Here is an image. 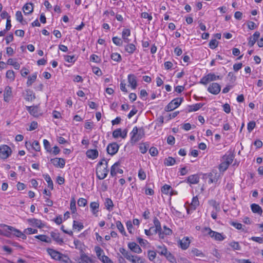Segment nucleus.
<instances>
[{
  "label": "nucleus",
  "mask_w": 263,
  "mask_h": 263,
  "mask_svg": "<svg viewBox=\"0 0 263 263\" xmlns=\"http://www.w3.org/2000/svg\"><path fill=\"white\" fill-rule=\"evenodd\" d=\"M108 161L103 159L97 164L96 167V175L100 180L105 178L108 173Z\"/></svg>",
  "instance_id": "f257e3e1"
},
{
  "label": "nucleus",
  "mask_w": 263,
  "mask_h": 263,
  "mask_svg": "<svg viewBox=\"0 0 263 263\" xmlns=\"http://www.w3.org/2000/svg\"><path fill=\"white\" fill-rule=\"evenodd\" d=\"M130 135L131 140L134 142H137L144 137V130L142 128L138 129L137 126H135L133 128Z\"/></svg>",
  "instance_id": "f03ea898"
},
{
  "label": "nucleus",
  "mask_w": 263,
  "mask_h": 263,
  "mask_svg": "<svg viewBox=\"0 0 263 263\" xmlns=\"http://www.w3.org/2000/svg\"><path fill=\"white\" fill-rule=\"evenodd\" d=\"M183 101V98H177L172 100L165 107L166 111H171L177 108Z\"/></svg>",
  "instance_id": "7ed1b4c3"
},
{
  "label": "nucleus",
  "mask_w": 263,
  "mask_h": 263,
  "mask_svg": "<svg viewBox=\"0 0 263 263\" xmlns=\"http://www.w3.org/2000/svg\"><path fill=\"white\" fill-rule=\"evenodd\" d=\"M1 227H6L7 228L8 231H9L11 235L12 234L14 236H15L17 237H20L22 238L23 239H25L26 238V236L20 230L13 228V227L7 226L5 224H1Z\"/></svg>",
  "instance_id": "20e7f679"
},
{
  "label": "nucleus",
  "mask_w": 263,
  "mask_h": 263,
  "mask_svg": "<svg viewBox=\"0 0 263 263\" xmlns=\"http://www.w3.org/2000/svg\"><path fill=\"white\" fill-rule=\"evenodd\" d=\"M11 148L8 145L4 144L0 145V159H6L11 156Z\"/></svg>",
  "instance_id": "39448f33"
},
{
  "label": "nucleus",
  "mask_w": 263,
  "mask_h": 263,
  "mask_svg": "<svg viewBox=\"0 0 263 263\" xmlns=\"http://www.w3.org/2000/svg\"><path fill=\"white\" fill-rule=\"evenodd\" d=\"M204 176L205 178H208V183H216L219 178L220 175L217 173L216 170H213L211 172L205 174Z\"/></svg>",
  "instance_id": "423d86ee"
},
{
  "label": "nucleus",
  "mask_w": 263,
  "mask_h": 263,
  "mask_svg": "<svg viewBox=\"0 0 263 263\" xmlns=\"http://www.w3.org/2000/svg\"><path fill=\"white\" fill-rule=\"evenodd\" d=\"M26 110L34 117L42 116V114L39 105L26 106Z\"/></svg>",
  "instance_id": "0eeeda50"
},
{
  "label": "nucleus",
  "mask_w": 263,
  "mask_h": 263,
  "mask_svg": "<svg viewBox=\"0 0 263 263\" xmlns=\"http://www.w3.org/2000/svg\"><path fill=\"white\" fill-rule=\"evenodd\" d=\"M206 230L209 231L208 234L209 236L213 238L216 241H222L224 240L226 237L222 234L212 231L210 228H206Z\"/></svg>",
  "instance_id": "6e6552de"
},
{
  "label": "nucleus",
  "mask_w": 263,
  "mask_h": 263,
  "mask_svg": "<svg viewBox=\"0 0 263 263\" xmlns=\"http://www.w3.org/2000/svg\"><path fill=\"white\" fill-rule=\"evenodd\" d=\"M119 145L116 142L109 143L106 148L107 152L111 156L115 155L118 151Z\"/></svg>",
  "instance_id": "1a4fd4ad"
},
{
  "label": "nucleus",
  "mask_w": 263,
  "mask_h": 263,
  "mask_svg": "<svg viewBox=\"0 0 263 263\" xmlns=\"http://www.w3.org/2000/svg\"><path fill=\"white\" fill-rule=\"evenodd\" d=\"M220 90L221 86L217 83H212L208 88V91L211 93L215 95L218 94Z\"/></svg>",
  "instance_id": "9d476101"
},
{
  "label": "nucleus",
  "mask_w": 263,
  "mask_h": 263,
  "mask_svg": "<svg viewBox=\"0 0 263 263\" xmlns=\"http://www.w3.org/2000/svg\"><path fill=\"white\" fill-rule=\"evenodd\" d=\"M120 162L119 161L115 163L110 168V175L114 177L117 175L118 173L123 174V170L119 168Z\"/></svg>",
  "instance_id": "9b49d317"
},
{
  "label": "nucleus",
  "mask_w": 263,
  "mask_h": 263,
  "mask_svg": "<svg viewBox=\"0 0 263 263\" xmlns=\"http://www.w3.org/2000/svg\"><path fill=\"white\" fill-rule=\"evenodd\" d=\"M199 201L198 197L197 196L193 197L190 207L186 208L187 213L190 214V212H192L193 211H195L197 207L199 206Z\"/></svg>",
  "instance_id": "f8f14e48"
},
{
  "label": "nucleus",
  "mask_w": 263,
  "mask_h": 263,
  "mask_svg": "<svg viewBox=\"0 0 263 263\" xmlns=\"http://www.w3.org/2000/svg\"><path fill=\"white\" fill-rule=\"evenodd\" d=\"M4 100L6 102H9L12 98V91L11 87L7 86L4 91Z\"/></svg>",
  "instance_id": "ddd939ff"
},
{
  "label": "nucleus",
  "mask_w": 263,
  "mask_h": 263,
  "mask_svg": "<svg viewBox=\"0 0 263 263\" xmlns=\"http://www.w3.org/2000/svg\"><path fill=\"white\" fill-rule=\"evenodd\" d=\"M50 162L56 167L63 168L65 165V160L61 158H55L51 159Z\"/></svg>",
  "instance_id": "4468645a"
},
{
  "label": "nucleus",
  "mask_w": 263,
  "mask_h": 263,
  "mask_svg": "<svg viewBox=\"0 0 263 263\" xmlns=\"http://www.w3.org/2000/svg\"><path fill=\"white\" fill-rule=\"evenodd\" d=\"M128 83L129 84V86L133 89H135L137 86V81L136 76L133 74H129L127 77Z\"/></svg>",
  "instance_id": "2eb2a0df"
},
{
  "label": "nucleus",
  "mask_w": 263,
  "mask_h": 263,
  "mask_svg": "<svg viewBox=\"0 0 263 263\" xmlns=\"http://www.w3.org/2000/svg\"><path fill=\"white\" fill-rule=\"evenodd\" d=\"M199 179L200 178L198 174H194L189 176L185 181L190 185L196 184L199 182Z\"/></svg>",
  "instance_id": "dca6fc26"
},
{
  "label": "nucleus",
  "mask_w": 263,
  "mask_h": 263,
  "mask_svg": "<svg viewBox=\"0 0 263 263\" xmlns=\"http://www.w3.org/2000/svg\"><path fill=\"white\" fill-rule=\"evenodd\" d=\"M27 221L30 225L33 227H36L38 228H42L44 227V224L43 223L41 220L36 218H30L28 219Z\"/></svg>",
  "instance_id": "f3484780"
},
{
  "label": "nucleus",
  "mask_w": 263,
  "mask_h": 263,
  "mask_svg": "<svg viewBox=\"0 0 263 263\" xmlns=\"http://www.w3.org/2000/svg\"><path fill=\"white\" fill-rule=\"evenodd\" d=\"M179 247L183 250L187 249L190 244V241L187 237H184L178 241Z\"/></svg>",
  "instance_id": "a211bd4d"
},
{
  "label": "nucleus",
  "mask_w": 263,
  "mask_h": 263,
  "mask_svg": "<svg viewBox=\"0 0 263 263\" xmlns=\"http://www.w3.org/2000/svg\"><path fill=\"white\" fill-rule=\"evenodd\" d=\"M173 233L172 230L167 228L166 226H163V230L161 229V231L159 232V238L163 239L164 238V236H170Z\"/></svg>",
  "instance_id": "6ab92c4d"
},
{
  "label": "nucleus",
  "mask_w": 263,
  "mask_h": 263,
  "mask_svg": "<svg viewBox=\"0 0 263 263\" xmlns=\"http://www.w3.org/2000/svg\"><path fill=\"white\" fill-rule=\"evenodd\" d=\"M47 252L52 258L55 260H58L59 259H60V256H61V253H60L59 252L50 248L47 249Z\"/></svg>",
  "instance_id": "aec40b11"
},
{
  "label": "nucleus",
  "mask_w": 263,
  "mask_h": 263,
  "mask_svg": "<svg viewBox=\"0 0 263 263\" xmlns=\"http://www.w3.org/2000/svg\"><path fill=\"white\" fill-rule=\"evenodd\" d=\"M24 99L27 101H32L35 99V96L33 91L30 89H27L24 92Z\"/></svg>",
  "instance_id": "412c9836"
},
{
  "label": "nucleus",
  "mask_w": 263,
  "mask_h": 263,
  "mask_svg": "<svg viewBox=\"0 0 263 263\" xmlns=\"http://www.w3.org/2000/svg\"><path fill=\"white\" fill-rule=\"evenodd\" d=\"M86 154L88 158L93 160L98 157L99 153L97 149H90L87 151Z\"/></svg>",
  "instance_id": "4be33fe9"
},
{
  "label": "nucleus",
  "mask_w": 263,
  "mask_h": 263,
  "mask_svg": "<svg viewBox=\"0 0 263 263\" xmlns=\"http://www.w3.org/2000/svg\"><path fill=\"white\" fill-rule=\"evenodd\" d=\"M99 203L98 202H91L90 204V208L91 213L95 216H98V213L99 209Z\"/></svg>",
  "instance_id": "5701e85b"
},
{
  "label": "nucleus",
  "mask_w": 263,
  "mask_h": 263,
  "mask_svg": "<svg viewBox=\"0 0 263 263\" xmlns=\"http://www.w3.org/2000/svg\"><path fill=\"white\" fill-rule=\"evenodd\" d=\"M128 247L132 251L136 253H140L142 252L141 248L135 242H129L128 244Z\"/></svg>",
  "instance_id": "b1692460"
},
{
  "label": "nucleus",
  "mask_w": 263,
  "mask_h": 263,
  "mask_svg": "<svg viewBox=\"0 0 263 263\" xmlns=\"http://www.w3.org/2000/svg\"><path fill=\"white\" fill-rule=\"evenodd\" d=\"M260 36V33L258 31H256L252 36L249 37V41L248 43V45L250 47H252L256 41L258 39Z\"/></svg>",
  "instance_id": "393cba45"
},
{
  "label": "nucleus",
  "mask_w": 263,
  "mask_h": 263,
  "mask_svg": "<svg viewBox=\"0 0 263 263\" xmlns=\"http://www.w3.org/2000/svg\"><path fill=\"white\" fill-rule=\"evenodd\" d=\"M130 35V30L129 29L125 28L123 30L122 32V37L123 41L126 43H129L130 40L128 38Z\"/></svg>",
  "instance_id": "a878e982"
},
{
  "label": "nucleus",
  "mask_w": 263,
  "mask_h": 263,
  "mask_svg": "<svg viewBox=\"0 0 263 263\" xmlns=\"http://www.w3.org/2000/svg\"><path fill=\"white\" fill-rule=\"evenodd\" d=\"M23 11L25 14H29L31 13L33 11V5L31 3L26 4L23 8Z\"/></svg>",
  "instance_id": "bb28decb"
},
{
  "label": "nucleus",
  "mask_w": 263,
  "mask_h": 263,
  "mask_svg": "<svg viewBox=\"0 0 263 263\" xmlns=\"http://www.w3.org/2000/svg\"><path fill=\"white\" fill-rule=\"evenodd\" d=\"M104 205L105 208L109 212L111 211L114 206L112 200L109 198H106L105 199Z\"/></svg>",
  "instance_id": "cd10ccee"
},
{
  "label": "nucleus",
  "mask_w": 263,
  "mask_h": 263,
  "mask_svg": "<svg viewBox=\"0 0 263 263\" xmlns=\"http://www.w3.org/2000/svg\"><path fill=\"white\" fill-rule=\"evenodd\" d=\"M203 106V104L201 103H196L188 106V111L192 112L196 111L199 110Z\"/></svg>",
  "instance_id": "c85d7f7f"
},
{
  "label": "nucleus",
  "mask_w": 263,
  "mask_h": 263,
  "mask_svg": "<svg viewBox=\"0 0 263 263\" xmlns=\"http://www.w3.org/2000/svg\"><path fill=\"white\" fill-rule=\"evenodd\" d=\"M251 208L252 211L254 213H257L259 215H261L262 213V209L259 205H258L257 204H255V203L252 204L251 205Z\"/></svg>",
  "instance_id": "c756f323"
},
{
  "label": "nucleus",
  "mask_w": 263,
  "mask_h": 263,
  "mask_svg": "<svg viewBox=\"0 0 263 263\" xmlns=\"http://www.w3.org/2000/svg\"><path fill=\"white\" fill-rule=\"evenodd\" d=\"M120 252L129 261H130L133 257V255H131L126 249L123 248H121L119 249Z\"/></svg>",
  "instance_id": "7c9ffc66"
},
{
  "label": "nucleus",
  "mask_w": 263,
  "mask_h": 263,
  "mask_svg": "<svg viewBox=\"0 0 263 263\" xmlns=\"http://www.w3.org/2000/svg\"><path fill=\"white\" fill-rule=\"evenodd\" d=\"M37 78V73H34L31 76L28 77L26 83L27 86H30L35 81Z\"/></svg>",
  "instance_id": "2f4dec72"
},
{
  "label": "nucleus",
  "mask_w": 263,
  "mask_h": 263,
  "mask_svg": "<svg viewBox=\"0 0 263 263\" xmlns=\"http://www.w3.org/2000/svg\"><path fill=\"white\" fill-rule=\"evenodd\" d=\"M136 49L135 45L133 44L127 43L125 47V50L129 54H133Z\"/></svg>",
  "instance_id": "473e14b6"
},
{
  "label": "nucleus",
  "mask_w": 263,
  "mask_h": 263,
  "mask_svg": "<svg viewBox=\"0 0 263 263\" xmlns=\"http://www.w3.org/2000/svg\"><path fill=\"white\" fill-rule=\"evenodd\" d=\"M50 235L51 237L59 243L61 244L63 242V240L62 238H60L59 233L54 232H51L50 233Z\"/></svg>",
  "instance_id": "72a5a7b5"
},
{
  "label": "nucleus",
  "mask_w": 263,
  "mask_h": 263,
  "mask_svg": "<svg viewBox=\"0 0 263 263\" xmlns=\"http://www.w3.org/2000/svg\"><path fill=\"white\" fill-rule=\"evenodd\" d=\"M36 239H39L40 240L47 243H50L51 239L48 236L45 235H39L34 236Z\"/></svg>",
  "instance_id": "f704fd0d"
},
{
  "label": "nucleus",
  "mask_w": 263,
  "mask_h": 263,
  "mask_svg": "<svg viewBox=\"0 0 263 263\" xmlns=\"http://www.w3.org/2000/svg\"><path fill=\"white\" fill-rule=\"evenodd\" d=\"M209 204L213 206L216 212H219L220 210L219 203L215 200H210L209 201Z\"/></svg>",
  "instance_id": "c9c22d12"
},
{
  "label": "nucleus",
  "mask_w": 263,
  "mask_h": 263,
  "mask_svg": "<svg viewBox=\"0 0 263 263\" xmlns=\"http://www.w3.org/2000/svg\"><path fill=\"white\" fill-rule=\"evenodd\" d=\"M116 227L119 230V232L124 236H126V233L125 231L124 228L120 221H117L116 222Z\"/></svg>",
  "instance_id": "e433bc0d"
},
{
  "label": "nucleus",
  "mask_w": 263,
  "mask_h": 263,
  "mask_svg": "<svg viewBox=\"0 0 263 263\" xmlns=\"http://www.w3.org/2000/svg\"><path fill=\"white\" fill-rule=\"evenodd\" d=\"M43 177L44 179L46 180V181L47 182L48 187L50 188L51 190H53V184L50 176L48 174H45L43 175Z\"/></svg>",
  "instance_id": "4c0bfd02"
},
{
  "label": "nucleus",
  "mask_w": 263,
  "mask_h": 263,
  "mask_svg": "<svg viewBox=\"0 0 263 263\" xmlns=\"http://www.w3.org/2000/svg\"><path fill=\"white\" fill-rule=\"evenodd\" d=\"M130 261L132 263H146L145 259L138 256H133Z\"/></svg>",
  "instance_id": "58836bf2"
},
{
  "label": "nucleus",
  "mask_w": 263,
  "mask_h": 263,
  "mask_svg": "<svg viewBox=\"0 0 263 263\" xmlns=\"http://www.w3.org/2000/svg\"><path fill=\"white\" fill-rule=\"evenodd\" d=\"M222 158L223 161L230 165V164H231L233 161L234 156L233 155L230 154L228 155L223 156Z\"/></svg>",
  "instance_id": "ea45409f"
},
{
  "label": "nucleus",
  "mask_w": 263,
  "mask_h": 263,
  "mask_svg": "<svg viewBox=\"0 0 263 263\" xmlns=\"http://www.w3.org/2000/svg\"><path fill=\"white\" fill-rule=\"evenodd\" d=\"M6 78L10 80L11 82H13L15 80V73L12 70H9L6 72Z\"/></svg>",
  "instance_id": "a19ab883"
},
{
  "label": "nucleus",
  "mask_w": 263,
  "mask_h": 263,
  "mask_svg": "<svg viewBox=\"0 0 263 263\" xmlns=\"http://www.w3.org/2000/svg\"><path fill=\"white\" fill-rule=\"evenodd\" d=\"M149 144L147 143H143L140 144L139 150L142 154H145L147 151Z\"/></svg>",
  "instance_id": "79ce46f5"
},
{
  "label": "nucleus",
  "mask_w": 263,
  "mask_h": 263,
  "mask_svg": "<svg viewBox=\"0 0 263 263\" xmlns=\"http://www.w3.org/2000/svg\"><path fill=\"white\" fill-rule=\"evenodd\" d=\"M175 163V159L171 157H168L164 160V164L166 166H172L174 165Z\"/></svg>",
  "instance_id": "37998d69"
},
{
  "label": "nucleus",
  "mask_w": 263,
  "mask_h": 263,
  "mask_svg": "<svg viewBox=\"0 0 263 263\" xmlns=\"http://www.w3.org/2000/svg\"><path fill=\"white\" fill-rule=\"evenodd\" d=\"M192 253L196 256L204 257L205 256V254L200 250L196 248H194L192 250Z\"/></svg>",
  "instance_id": "c03bdc74"
},
{
  "label": "nucleus",
  "mask_w": 263,
  "mask_h": 263,
  "mask_svg": "<svg viewBox=\"0 0 263 263\" xmlns=\"http://www.w3.org/2000/svg\"><path fill=\"white\" fill-rule=\"evenodd\" d=\"M157 248L159 249L158 252L161 255H164L165 256L168 252L166 247L164 245L163 246H158Z\"/></svg>",
  "instance_id": "a18cd8bd"
},
{
  "label": "nucleus",
  "mask_w": 263,
  "mask_h": 263,
  "mask_svg": "<svg viewBox=\"0 0 263 263\" xmlns=\"http://www.w3.org/2000/svg\"><path fill=\"white\" fill-rule=\"evenodd\" d=\"M84 228V226L82 223L79 222L77 221L74 220L73 222V228L74 229H78L79 231H81Z\"/></svg>",
  "instance_id": "49530a36"
},
{
  "label": "nucleus",
  "mask_w": 263,
  "mask_h": 263,
  "mask_svg": "<svg viewBox=\"0 0 263 263\" xmlns=\"http://www.w3.org/2000/svg\"><path fill=\"white\" fill-rule=\"evenodd\" d=\"M110 57L112 60L117 62H119L122 60L121 55L117 52L112 53Z\"/></svg>",
  "instance_id": "de8ad7c7"
},
{
  "label": "nucleus",
  "mask_w": 263,
  "mask_h": 263,
  "mask_svg": "<svg viewBox=\"0 0 263 263\" xmlns=\"http://www.w3.org/2000/svg\"><path fill=\"white\" fill-rule=\"evenodd\" d=\"M112 40L113 43L117 46H121L123 44V40L118 36L113 37Z\"/></svg>",
  "instance_id": "09e8293b"
},
{
  "label": "nucleus",
  "mask_w": 263,
  "mask_h": 263,
  "mask_svg": "<svg viewBox=\"0 0 263 263\" xmlns=\"http://www.w3.org/2000/svg\"><path fill=\"white\" fill-rule=\"evenodd\" d=\"M30 145L32 146L33 149L36 152L40 151L41 147L39 142L37 141H34L32 143L29 142Z\"/></svg>",
  "instance_id": "8fccbe9b"
},
{
  "label": "nucleus",
  "mask_w": 263,
  "mask_h": 263,
  "mask_svg": "<svg viewBox=\"0 0 263 263\" xmlns=\"http://www.w3.org/2000/svg\"><path fill=\"white\" fill-rule=\"evenodd\" d=\"M153 222L155 226V228L157 230H159V232L161 231L162 228L161 223L159 221V219L157 217H155V218L153 220Z\"/></svg>",
  "instance_id": "3c124183"
},
{
  "label": "nucleus",
  "mask_w": 263,
  "mask_h": 263,
  "mask_svg": "<svg viewBox=\"0 0 263 263\" xmlns=\"http://www.w3.org/2000/svg\"><path fill=\"white\" fill-rule=\"evenodd\" d=\"M166 259L172 263H176V260L174 255L168 252L165 256Z\"/></svg>",
  "instance_id": "603ef678"
},
{
  "label": "nucleus",
  "mask_w": 263,
  "mask_h": 263,
  "mask_svg": "<svg viewBox=\"0 0 263 263\" xmlns=\"http://www.w3.org/2000/svg\"><path fill=\"white\" fill-rule=\"evenodd\" d=\"M210 82H211V81L210 80L209 77L207 74V75L203 77L201 79V80H200V81L199 82V83L201 84H203L204 85H207Z\"/></svg>",
  "instance_id": "864d4df0"
},
{
  "label": "nucleus",
  "mask_w": 263,
  "mask_h": 263,
  "mask_svg": "<svg viewBox=\"0 0 263 263\" xmlns=\"http://www.w3.org/2000/svg\"><path fill=\"white\" fill-rule=\"evenodd\" d=\"M95 250L99 259L104 254L103 250L99 246L95 247Z\"/></svg>",
  "instance_id": "5fc2aeb1"
},
{
  "label": "nucleus",
  "mask_w": 263,
  "mask_h": 263,
  "mask_svg": "<svg viewBox=\"0 0 263 263\" xmlns=\"http://www.w3.org/2000/svg\"><path fill=\"white\" fill-rule=\"evenodd\" d=\"M148 258L151 261H153L156 256V252L154 251L149 250L147 252Z\"/></svg>",
  "instance_id": "6e6d98bb"
},
{
  "label": "nucleus",
  "mask_w": 263,
  "mask_h": 263,
  "mask_svg": "<svg viewBox=\"0 0 263 263\" xmlns=\"http://www.w3.org/2000/svg\"><path fill=\"white\" fill-rule=\"evenodd\" d=\"M171 190V186L167 184L164 185L161 189V192L165 194H168Z\"/></svg>",
  "instance_id": "4d7b16f0"
},
{
  "label": "nucleus",
  "mask_w": 263,
  "mask_h": 263,
  "mask_svg": "<svg viewBox=\"0 0 263 263\" xmlns=\"http://www.w3.org/2000/svg\"><path fill=\"white\" fill-rule=\"evenodd\" d=\"M230 246H231L234 250H240L241 247L239 243L236 241H233L230 243Z\"/></svg>",
  "instance_id": "13d9d810"
},
{
  "label": "nucleus",
  "mask_w": 263,
  "mask_h": 263,
  "mask_svg": "<svg viewBox=\"0 0 263 263\" xmlns=\"http://www.w3.org/2000/svg\"><path fill=\"white\" fill-rule=\"evenodd\" d=\"M90 258L86 255L81 256L80 263H89L90 261Z\"/></svg>",
  "instance_id": "bf43d9fd"
},
{
  "label": "nucleus",
  "mask_w": 263,
  "mask_h": 263,
  "mask_svg": "<svg viewBox=\"0 0 263 263\" xmlns=\"http://www.w3.org/2000/svg\"><path fill=\"white\" fill-rule=\"evenodd\" d=\"M229 166V165H228V163L223 161L220 164L219 170L220 172H224L228 169Z\"/></svg>",
  "instance_id": "052dcab7"
},
{
  "label": "nucleus",
  "mask_w": 263,
  "mask_h": 263,
  "mask_svg": "<svg viewBox=\"0 0 263 263\" xmlns=\"http://www.w3.org/2000/svg\"><path fill=\"white\" fill-rule=\"evenodd\" d=\"M138 177L141 180H144L146 179V175L142 168L140 169L138 171Z\"/></svg>",
  "instance_id": "680f3d73"
},
{
  "label": "nucleus",
  "mask_w": 263,
  "mask_h": 263,
  "mask_svg": "<svg viewBox=\"0 0 263 263\" xmlns=\"http://www.w3.org/2000/svg\"><path fill=\"white\" fill-rule=\"evenodd\" d=\"M70 207L72 213H74L76 212L77 210L76 205V201L73 198L70 201Z\"/></svg>",
  "instance_id": "e2e57ef3"
},
{
  "label": "nucleus",
  "mask_w": 263,
  "mask_h": 263,
  "mask_svg": "<svg viewBox=\"0 0 263 263\" xmlns=\"http://www.w3.org/2000/svg\"><path fill=\"white\" fill-rule=\"evenodd\" d=\"M99 259L103 263H113V262L109 258V257L104 254L102 255Z\"/></svg>",
  "instance_id": "0e129e2a"
},
{
  "label": "nucleus",
  "mask_w": 263,
  "mask_h": 263,
  "mask_svg": "<svg viewBox=\"0 0 263 263\" xmlns=\"http://www.w3.org/2000/svg\"><path fill=\"white\" fill-rule=\"evenodd\" d=\"M218 42L216 39H212L209 43V47L211 49H215L218 46Z\"/></svg>",
  "instance_id": "69168bd1"
},
{
  "label": "nucleus",
  "mask_w": 263,
  "mask_h": 263,
  "mask_svg": "<svg viewBox=\"0 0 263 263\" xmlns=\"http://www.w3.org/2000/svg\"><path fill=\"white\" fill-rule=\"evenodd\" d=\"M64 59L68 63H74L76 61V57L74 55H65Z\"/></svg>",
  "instance_id": "338daca9"
},
{
  "label": "nucleus",
  "mask_w": 263,
  "mask_h": 263,
  "mask_svg": "<svg viewBox=\"0 0 263 263\" xmlns=\"http://www.w3.org/2000/svg\"><path fill=\"white\" fill-rule=\"evenodd\" d=\"M256 123L254 121H250L248 123L247 129L249 132H251L255 127Z\"/></svg>",
  "instance_id": "774afa93"
}]
</instances>
